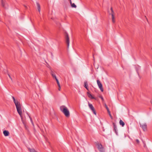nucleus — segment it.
Listing matches in <instances>:
<instances>
[{"label": "nucleus", "mask_w": 152, "mask_h": 152, "mask_svg": "<svg viewBox=\"0 0 152 152\" xmlns=\"http://www.w3.org/2000/svg\"><path fill=\"white\" fill-rule=\"evenodd\" d=\"M13 102L15 104L18 113L20 116H21L22 113L20 102H18V101H16L15 99H14Z\"/></svg>", "instance_id": "f257e3e1"}, {"label": "nucleus", "mask_w": 152, "mask_h": 152, "mask_svg": "<svg viewBox=\"0 0 152 152\" xmlns=\"http://www.w3.org/2000/svg\"><path fill=\"white\" fill-rule=\"evenodd\" d=\"M61 111L63 112L66 117H68L69 116L70 114L69 110L67 107L65 106H61L60 107Z\"/></svg>", "instance_id": "f03ea898"}, {"label": "nucleus", "mask_w": 152, "mask_h": 152, "mask_svg": "<svg viewBox=\"0 0 152 152\" xmlns=\"http://www.w3.org/2000/svg\"><path fill=\"white\" fill-rule=\"evenodd\" d=\"M65 38L66 40V42L67 45V48H68L69 46V37L68 34L66 32H65Z\"/></svg>", "instance_id": "7ed1b4c3"}, {"label": "nucleus", "mask_w": 152, "mask_h": 152, "mask_svg": "<svg viewBox=\"0 0 152 152\" xmlns=\"http://www.w3.org/2000/svg\"><path fill=\"white\" fill-rule=\"evenodd\" d=\"M140 126L141 127L143 131H145L147 130V125L146 123H144L143 124H141L140 123Z\"/></svg>", "instance_id": "20e7f679"}, {"label": "nucleus", "mask_w": 152, "mask_h": 152, "mask_svg": "<svg viewBox=\"0 0 152 152\" xmlns=\"http://www.w3.org/2000/svg\"><path fill=\"white\" fill-rule=\"evenodd\" d=\"M97 82L98 84V87L99 88H100V90L101 91H103V89L102 88V86L101 83L100 82L99 80H97Z\"/></svg>", "instance_id": "39448f33"}, {"label": "nucleus", "mask_w": 152, "mask_h": 152, "mask_svg": "<svg viewBox=\"0 0 152 152\" xmlns=\"http://www.w3.org/2000/svg\"><path fill=\"white\" fill-rule=\"evenodd\" d=\"M97 146V148L100 152H104V148L101 144H98Z\"/></svg>", "instance_id": "423d86ee"}, {"label": "nucleus", "mask_w": 152, "mask_h": 152, "mask_svg": "<svg viewBox=\"0 0 152 152\" xmlns=\"http://www.w3.org/2000/svg\"><path fill=\"white\" fill-rule=\"evenodd\" d=\"M1 5L2 6L5 8H8V5L7 3H5V1L4 0H1Z\"/></svg>", "instance_id": "0eeeda50"}, {"label": "nucleus", "mask_w": 152, "mask_h": 152, "mask_svg": "<svg viewBox=\"0 0 152 152\" xmlns=\"http://www.w3.org/2000/svg\"><path fill=\"white\" fill-rule=\"evenodd\" d=\"M113 124L114 128L113 131L115 132L116 134L117 135H118V129H117V126H116L115 124V123H113Z\"/></svg>", "instance_id": "6e6552de"}, {"label": "nucleus", "mask_w": 152, "mask_h": 152, "mask_svg": "<svg viewBox=\"0 0 152 152\" xmlns=\"http://www.w3.org/2000/svg\"><path fill=\"white\" fill-rule=\"evenodd\" d=\"M111 12H112L111 15L112 16V22H113V23H114L115 21V20H114V12L112 8V7L111 8Z\"/></svg>", "instance_id": "1a4fd4ad"}, {"label": "nucleus", "mask_w": 152, "mask_h": 152, "mask_svg": "<svg viewBox=\"0 0 152 152\" xmlns=\"http://www.w3.org/2000/svg\"><path fill=\"white\" fill-rule=\"evenodd\" d=\"M87 94L88 96V97L89 98H90L91 99H95V98L94 97V96H92V95L91 94H90L88 92H87Z\"/></svg>", "instance_id": "9d476101"}, {"label": "nucleus", "mask_w": 152, "mask_h": 152, "mask_svg": "<svg viewBox=\"0 0 152 152\" xmlns=\"http://www.w3.org/2000/svg\"><path fill=\"white\" fill-rule=\"evenodd\" d=\"M3 134L5 136H7L9 134V132L7 130H4L3 131Z\"/></svg>", "instance_id": "9b49d317"}, {"label": "nucleus", "mask_w": 152, "mask_h": 152, "mask_svg": "<svg viewBox=\"0 0 152 152\" xmlns=\"http://www.w3.org/2000/svg\"><path fill=\"white\" fill-rule=\"evenodd\" d=\"M84 86L88 90V85L87 84V82L86 81H85L84 82Z\"/></svg>", "instance_id": "f8f14e48"}, {"label": "nucleus", "mask_w": 152, "mask_h": 152, "mask_svg": "<svg viewBox=\"0 0 152 152\" xmlns=\"http://www.w3.org/2000/svg\"><path fill=\"white\" fill-rule=\"evenodd\" d=\"M88 106L92 110H94V107H93V105L89 103H88Z\"/></svg>", "instance_id": "ddd939ff"}, {"label": "nucleus", "mask_w": 152, "mask_h": 152, "mask_svg": "<svg viewBox=\"0 0 152 152\" xmlns=\"http://www.w3.org/2000/svg\"><path fill=\"white\" fill-rule=\"evenodd\" d=\"M120 124L123 127L125 125L124 123L121 120H120L119 121Z\"/></svg>", "instance_id": "4468645a"}, {"label": "nucleus", "mask_w": 152, "mask_h": 152, "mask_svg": "<svg viewBox=\"0 0 152 152\" xmlns=\"http://www.w3.org/2000/svg\"><path fill=\"white\" fill-rule=\"evenodd\" d=\"M51 74L53 78H55V79L56 78V75L54 74L53 72V71L51 70Z\"/></svg>", "instance_id": "2eb2a0df"}, {"label": "nucleus", "mask_w": 152, "mask_h": 152, "mask_svg": "<svg viewBox=\"0 0 152 152\" xmlns=\"http://www.w3.org/2000/svg\"><path fill=\"white\" fill-rule=\"evenodd\" d=\"M37 7L38 10L39 12H40V6L39 4L37 2Z\"/></svg>", "instance_id": "dca6fc26"}, {"label": "nucleus", "mask_w": 152, "mask_h": 152, "mask_svg": "<svg viewBox=\"0 0 152 152\" xmlns=\"http://www.w3.org/2000/svg\"><path fill=\"white\" fill-rule=\"evenodd\" d=\"M29 151L30 152H37V151H36L34 149H29Z\"/></svg>", "instance_id": "f3484780"}, {"label": "nucleus", "mask_w": 152, "mask_h": 152, "mask_svg": "<svg viewBox=\"0 0 152 152\" xmlns=\"http://www.w3.org/2000/svg\"><path fill=\"white\" fill-rule=\"evenodd\" d=\"M71 6L72 7H74V8H76V6L75 4L74 3L72 4L71 3Z\"/></svg>", "instance_id": "a211bd4d"}, {"label": "nucleus", "mask_w": 152, "mask_h": 152, "mask_svg": "<svg viewBox=\"0 0 152 152\" xmlns=\"http://www.w3.org/2000/svg\"><path fill=\"white\" fill-rule=\"evenodd\" d=\"M107 112H108V114H109L110 117L111 118H112V116L111 115V114H110V110H108Z\"/></svg>", "instance_id": "6ab92c4d"}, {"label": "nucleus", "mask_w": 152, "mask_h": 152, "mask_svg": "<svg viewBox=\"0 0 152 152\" xmlns=\"http://www.w3.org/2000/svg\"><path fill=\"white\" fill-rule=\"evenodd\" d=\"M29 117L30 118V120H31V122L32 124L34 126V124H33V122L32 121V119L29 116Z\"/></svg>", "instance_id": "aec40b11"}, {"label": "nucleus", "mask_w": 152, "mask_h": 152, "mask_svg": "<svg viewBox=\"0 0 152 152\" xmlns=\"http://www.w3.org/2000/svg\"><path fill=\"white\" fill-rule=\"evenodd\" d=\"M55 79H56V81L57 82V84H58L59 83V81L57 79V78H55Z\"/></svg>", "instance_id": "412c9836"}, {"label": "nucleus", "mask_w": 152, "mask_h": 152, "mask_svg": "<svg viewBox=\"0 0 152 152\" xmlns=\"http://www.w3.org/2000/svg\"><path fill=\"white\" fill-rule=\"evenodd\" d=\"M105 107L106 109L107 110V111H108V110H109L108 108V107L107 105L106 104H105Z\"/></svg>", "instance_id": "4be33fe9"}, {"label": "nucleus", "mask_w": 152, "mask_h": 152, "mask_svg": "<svg viewBox=\"0 0 152 152\" xmlns=\"http://www.w3.org/2000/svg\"><path fill=\"white\" fill-rule=\"evenodd\" d=\"M92 112H93V113L95 114V115L96 114V113L95 110L94 109V110H92Z\"/></svg>", "instance_id": "5701e85b"}, {"label": "nucleus", "mask_w": 152, "mask_h": 152, "mask_svg": "<svg viewBox=\"0 0 152 152\" xmlns=\"http://www.w3.org/2000/svg\"><path fill=\"white\" fill-rule=\"evenodd\" d=\"M136 141L138 143H139L140 142L139 140L138 139H136Z\"/></svg>", "instance_id": "b1692460"}, {"label": "nucleus", "mask_w": 152, "mask_h": 152, "mask_svg": "<svg viewBox=\"0 0 152 152\" xmlns=\"http://www.w3.org/2000/svg\"><path fill=\"white\" fill-rule=\"evenodd\" d=\"M58 84V87L59 88H61V86H60V84L59 83V84Z\"/></svg>", "instance_id": "393cba45"}, {"label": "nucleus", "mask_w": 152, "mask_h": 152, "mask_svg": "<svg viewBox=\"0 0 152 152\" xmlns=\"http://www.w3.org/2000/svg\"><path fill=\"white\" fill-rule=\"evenodd\" d=\"M8 76H9V77H10V78L12 80V78H11V77H10V75H9V74H8Z\"/></svg>", "instance_id": "a878e982"}, {"label": "nucleus", "mask_w": 152, "mask_h": 152, "mask_svg": "<svg viewBox=\"0 0 152 152\" xmlns=\"http://www.w3.org/2000/svg\"><path fill=\"white\" fill-rule=\"evenodd\" d=\"M101 99H102V100H103V97H101Z\"/></svg>", "instance_id": "bb28decb"}, {"label": "nucleus", "mask_w": 152, "mask_h": 152, "mask_svg": "<svg viewBox=\"0 0 152 152\" xmlns=\"http://www.w3.org/2000/svg\"><path fill=\"white\" fill-rule=\"evenodd\" d=\"M12 99H13V100H14V99H15L14 97H13V96L12 97Z\"/></svg>", "instance_id": "cd10ccee"}, {"label": "nucleus", "mask_w": 152, "mask_h": 152, "mask_svg": "<svg viewBox=\"0 0 152 152\" xmlns=\"http://www.w3.org/2000/svg\"><path fill=\"white\" fill-rule=\"evenodd\" d=\"M69 0L70 1V3L71 4V0Z\"/></svg>", "instance_id": "c85d7f7f"}, {"label": "nucleus", "mask_w": 152, "mask_h": 152, "mask_svg": "<svg viewBox=\"0 0 152 152\" xmlns=\"http://www.w3.org/2000/svg\"><path fill=\"white\" fill-rule=\"evenodd\" d=\"M51 56H53V55L52 54V53H51Z\"/></svg>", "instance_id": "c756f323"}, {"label": "nucleus", "mask_w": 152, "mask_h": 152, "mask_svg": "<svg viewBox=\"0 0 152 152\" xmlns=\"http://www.w3.org/2000/svg\"><path fill=\"white\" fill-rule=\"evenodd\" d=\"M60 89H61V88H59L58 90H59V91H60Z\"/></svg>", "instance_id": "7c9ffc66"}, {"label": "nucleus", "mask_w": 152, "mask_h": 152, "mask_svg": "<svg viewBox=\"0 0 152 152\" xmlns=\"http://www.w3.org/2000/svg\"><path fill=\"white\" fill-rule=\"evenodd\" d=\"M145 146H146L145 144H144V147H145Z\"/></svg>", "instance_id": "2f4dec72"}, {"label": "nucleus", "mask_w": 152, "mask_h": 152, "mask_svg": "<svg viewBox=\"0 0 152 152\" xmlns=\"http://www.w3.org/2000/svg\"><path fill=\"white\" fill-rule=\"evenodd\" d=\"M25 128H26V129H27V128H26V126H25Z\"/></svg>", "instance_id": "473e14b6"}]
</instances>
